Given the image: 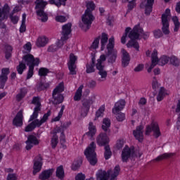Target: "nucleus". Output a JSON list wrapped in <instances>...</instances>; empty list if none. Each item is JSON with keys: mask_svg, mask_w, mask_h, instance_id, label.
<instances>
[{"mask_svg": "<svg viewBox=\"0 0 180 180\" xmlns=\"http://www.w3.org/2000/svg\"><path fill=\"white\" fill-rule=\"evenodd\" d=\"M96 148V144H95V142H91L84 150V155L88 161L90 162L91 165H95L98 162L96 153L95 152Z\"/></svg>", "mask_w": 180, "mask_h": 180, "instance_id": "nucleus-7", "label": "nucleus"}, {"mask_svg": "<svg viewBox=\"0 0 180 180\" xmlns=\"http://www.w3.org/2000/svg\"><path fill=\"white\" fill-rule=\"evenodd\" d=\"M57 50H58V46H57L56 44L49 46L47 49L49 53H54L55 51H57Z\"/></svg>", "mask_w": 180, "mask_h": 180, "instance_id": "nucleus-59", "label": "nucleus"}, {"mask_svg": "<svg viewBox=\"0 0 180 180\" xmlns=\"http://www.w3.org/2000/svg\"><path fill=\"white\" fill-rule=\"evenodd\" d=\"M40 143V141L37 139V137L34 135H30L28 136L27 140L25 141L27 144L25 146L26 150H32L33 148V146H37Z\"/></svg>", "mask_w": 180, "mask_h": 180, "instance_id": "nucleus-15", "label": "nucleus"}, {"mask_svg": "<svg viewBox=\"0 0 180 180\" xmlns=\"http://www.w3.org/2000/svg\"><path fill=\"white\" fill-rule=\"evenodd\" d=\"M169 61V58L167 56H163L160 59H158V64L159 65H165V64H168Z\"/></svg>", "mask_w": 180, "mask_h": 180, "instance_id": "nucleus-42", "label": "nucleus"}, {"mask_svg": "<svg viewBox=\"0 0 180 180\" xmlns=\"http://www.w3.org/2000/svg\"><path fill=\"white\" fill-rule=\"evenodd\" d=\"M122 66L127 67L129 63H130V56H129V53L126 51L124 49H122Z\"/></svg>", "mask_w": 180, "mask_h": 180, "instance_id": "nucleus-28", "label": "nucleus"}, {"mask_svg": "<svg viewBox=\"0 0 180 180\" xmlns=\"http://www.w3.org/2000/svg\"><path fill=\"white\" fill-rule=\"evenodd\" d=\"M51 143L52 148H56V147H57V144H58V136L53 135Z\"/></svg>", "mask_w": 180, "mask_h": 180, "instance_id": "nucleus-55", "label": "nucleus"}, {"mask_svg": "<svg viewBox=\"0 0 180 180\" xmlns=\"http://www.w3.org/2000/svg\"><path fill=\"white\" fill-rule=\"evenodd\" d=\"M26 94H27V90L25 88L21 89L20 90V93L16 95V101H18V102H20V101L26 96Z\"/></svg>", "mask_w": 180, "mask_h": 180, "instance_id": "nucleus-36", "label": "nucleus"}, {"mask_svg": "<svg viewBox=\"0 0 180 180\" xmlns=\"http://www.w3.org/2000/svg\"><path fill=\"white\" fill-rule=\"evenodd\" d=\"M153 5H154V0H144L140 6L142 9H145V15H150L153 12Z\"/></svg>", "mask_w": 180, "mask_h": 180, "instance_id": "nucleus-14", "label": "nucleus"}, {"mask_svg": "<svg viewBox=\"0 0 180 180\" xmlns=\"http://www.w3.org/2000/svg\"><path fill=\"white\" fill-rule=\"evenodd\" d=\"M72 25L70 22L62 27L63 39H68V36L71 34V27Z\"/></svg>", "mask_w": 180, "mask_h": 180, "instance_id": "nucleus-24", "label": "nucleus"}, {"mask_svg": "<svg viewBox=\"0 0 180 180\" xmlns=\"http://www.w3.org/2000/svg\"><path fill=\"white\" fill-rule=\"evenodd\" d=\"M173 155L174 153H163L162 155H160L154 159V161H162V160L171 158V157H173Z\"/></svg>", "mask_w": 180, "mask_h": 180, "instance_id": "nucleus-37", "label": "nucleus"}, {"mask_svg": "<svg viewBox=\"0 0 180 180\" xmlns=\"http://www.w3.org/2000/svg\"><path fill=\"white\" fill-rule=\"evenodd\" d=\"M10 19L13 25H16V23L19 22V17L17 15H13V13L10 14Z\"/></svg>", "mask_w": 180, "mask_h": 180, "instance_id": "nucleus-61", "label": "nucleus"}, {"mask_svg": "<svg viewBox=\"0 0 180 180\" xmlns=\"http://www.w3.org/2000/svg\"><path fill=\"white\" fill-rule=\"evenodd\" d=\"M104 157L105 160H109V158L112 157V151H110V147H109V146H105Z\"/></svg>", "mask_w": 180, "mask_h": 180, "instance_id": "nucleus-48", "label": "nucleus"}, {"mask_svg": "<svg viewBox=\"0 0 180 180\" xmlns=\"http://www.w3.org/2000/svg\"><path fill=\"white\" fill-rule=\"evenodd\" d=\"M134 157V148H130L129 146H126L122 153V161L123 162H127L129 158Z\"/></svg>", "mask_w": 180, "mask_h": 180, "instance_id": "nucleus-13", "label": "nucleus"}, {"mask_svg": "<svg viewBox=\"0 0 180 180\" xmlns=\"http://www.w3.org/2000/svg\"><path fill=\"white\" fill-rule=\"evenodd\" d=\"M171 19V10L166 9L165 13L162 15V30L164 34H169V20Z\"/></svg>", "mask_w": 180, "mask_h": 180, "instance_id": "nucleus-9", "label": "nucleus"}, {"mask_svg": "<svg viewBox=\"0 0 180 180\" xmlns=\"http://www.w3.org/2000/svg\"><path fill=\"white\" fill-rule=\"evenodd\" d=\"M67 40H68V38H63V37H61L60 39L58 40V41L55 44L57 46L58 49H61L62 46L65 44V41H67Z\"/></svg>", "mask_w": 180, "mask_h": 180, "instance_id": "nucleus-51", "label": "nucleus"}, {"mask_svg": "<svg viewBox=\"0 0 180 180\" xmlns=\"http://www.w3.org/2000/svg\"><path fill=\"white\" fill-rule=\"evenodd\" d=\"M98 75L101 76V78H98V81H100V82L106 81V77H108V72H106L105 69H102L101 70H98Z\"/></svg>", "mask_w": 180, "mask_h": 180, "instance_id": "nucleus-39", "label": "nucleus"}, {"mask_svg": "<svg viewBox=\"0 0 180 180\" xmlns=\"http://www.w3.org/2000/svg\"><path fill=\"white\" fill-rule=\"evenodd\" d=\"M131 28L130 27H128L125 29V32L124 34L122 35V38H121V43L122 44H126V37H127V34H128V37H129V34H130V32L131 31Z\"/></svg>", "mask_w": 180, "mask_h": 180, "instance_id": "nucleus-41", "label": "nucleus"}, {"mask_svg": "<svg viewBox=\"0 0 180 180\" xmlns=\"http://www.w3.org/2000/svg\"><path fill=\"white\" fill-rule=\"evenodd\" d=\"M120 172V167L119 165L115 166L113 170H108L107 172L103 170H98L96 173L97 180H108V178L110 176V180H117V176Z\"/></svg>", "mask_w": 180, "mask_h": 180, "instance_id": "nucleus-3", "label": "nucleus"}, {"mask_svg": "<svg viewBox=\"0 0 180 180\" xmlns=\"http://www.w3.org/2000/svg\"><path fill=\"white\" fill-rule=\"evenodd\" d=\"M82 164V161L81 160H75L72 165V169L73 171H77L79 167H81Z\"/></svg>", "mask_w": 180, "mask_h": 180, "instance_id": "nucleus-50", "label": "nucleus"}, {"mask_svg": "<svg viewBox=\"0 0 180 180\" xmlns=\"http://www.w3.org/2000/svg\"><path fill=\"white\" fill-rule=\"evenodd\" d=\"M103 112H105V105H102L96 112V117H101V116H103Z\"/></svg>", "mask_w": 180, "mask_h": 180, "instance_id": "nucleus-57", "label": "nucleus"}, {"mask_svg": "<svg viewBox=\"0 0 180 180\" xmlns=\"http://www.w3.org/2000/svg\"><path fill=\"white\" fill-rule=\"evenodd\" d=\"M86 72L87 74H91V72H95V58H91V63H87Z\"/></svg>", "mask_w": 180, "mask_h": 180, "instance_id": "nucleus-33", "label": "nucleus"}, {"mask_svg": "<svg viewBox=\"0 0 180 180\" xmlns=\"http://www.w3.org/2000/svg\"><path fill=\"white\" fill-rule=\"evenodd\" d=\"M86 134L90 137V139H92V137L96 134V127L94 125V123L89 122V131Z\"/></svg>", "mask_w": 180, "mask_h": 180, "instance_id": "nucleus-30", "label": "nucleus"}, {"mask_svg": "<svg viewBox=\"0 0 180 180\" xmlns=\"http://www.w3.org/2000/svg\"><path fill=\"white\" fill-rule=\"evenodd\" d=\"M96 141L98 146L103 147L109 143V137L106 134L101 133L97 136Z\"/></svg>", "mask_w": 180, "mask_h": 180, "instance_id": "nucleus-17", "label": "nucleus"}, {"mask_svg": "<svg viewBox=\"0 0 180 180\" xmlns=\"http://www.w3.org/2000/svg\"><path fill=\"white\" fill-rule=\"evenodd\" d=\"M167 95H169V91L165 89L164 87H161L157 96L158 102H161V101H162V99H164V98Z\"/></svg>", "mask_w": 180, "mask_h": 180, "instance_id": "nucleus-26", "label": "nucleus"}, {"mask_svg": "<svg viewBox=\"0 0 180 180\" xmlns=\"http://www.w3.org/2000/svg\"><path fill=\"white\" fill-rule=\"evenodd\" d=\"M47 43H49V38L44 37H39L36 41V46L37 47H44Z\"/></svg>", "mask_w": 180, "mask_h": 180, "instance_id": "nucleus-29", "label": "nucleus"}, {"mask_svg": "<svg viewBox=\"0 0 180 180\" xmlns=\"http://www.w3.org/2000/svg\"><path fill=\"white\" fill-rule=\"evenodd\" d=\"M64 109H65V105H62L61 109L59 111L58 116H56L55 118L52 119V122L60 121V119H61V117H63V115L64 113Z\"/></svg>", "mask_w": 180, "mask_h": 180, "instance_id": "nucleus-45", "label": "nucleus"}, {"mask_svg": "<svg viewBox=\"0 0 180 180\" xmlns=\"http://www.w3.org/2000/svg\"><path fill=\"white\" fill-rule=\"evenodd\" d=\"M117 120H118V122H123V120H124V117H125V115H124V113L123 112H117Z\"/></svg>", "mask_w": 180, "mask_h": 180, "instance_id": "nucleus-63", "label": "nucleus"}, {"mask_svg": "<svg viewBox=\"0 0 180 180\" xmlns=\"http://www.w3.org/2000/svg\"><path fill=\"white\" fill-rule=\"evenodd\" d=\"M9 68H6L1 70V74L0 75V82L2 86H5L6 81H8V75H9Z\"/></svg>", "mask_w": 180, "mask_h": 180, "instance_id": "nucleus-23", "label": "nucleus"}, {"mask_svg": "<svg viewBox=\"0 0 180 180\" xmlns=\"http://www.w3.org/2000/svg\"><path fill=\"white\" fill-rule=\"evenodd\" d=\"M13 123L14 126L20 127L23 124V112L22 110L19 111L15 117L13 119Z\"/></svg>", "mask_w": 180, "mask_h": 180, "instance_id": "nucleus-22", "label": "nucleus"}, {"mask_svg": "<svg viewBox=\"0 0 180 180\" xmlns=\"http://www.w3.org/2000/svg\"><path fill=\"white\" fill-rule=\"evenodd\" d=\"M23 48V53H30L32 50V44H30V42H27L25 45H24Z\"/></svg>", "mask_w": 180, "mask_h": 180, "instance_id": "nucleus-58", "label": "nucleus"}, {"mask_svg": "<svg viewBox=\"0 0 180 180\" xmlns=\"http://www.w3.org/2000/svg\"><path fill=\"white\" fill-rule=\"evenodd\" d=\"M34 74V66H30L27 75V79H30Z\"/></svg>", "mask_w": 180, "mask_h": 180, "instance_id": "nucleus-56", "label": "nucleus"}, {"mask_svg": "<svg viewBox=\"0 0 180 180\" xmlns=\"http://www.w3.org/2000/svg\"><path fill=\"white\" fill-rule=\"evenodd\" d=\"M31 103L34 105L35 108H34V112L29 120V122H32L25 127V131L27 132L34 130L36 127H40L41 124L47 122L49 117L51 115V111H48L47 113L44 115L41 120L37 119L39 117V112L41 110V102L40 101V97H33Z\"/></svg>", "mask_w": 180, "mask_h": 180, "instance_id": "nucleus-1", "label": "nucleus"}, {"mask_svg": "<svg viewBox=\"0 0 180 180\" xmlns=\"http://www.w3.org/2000/svg\"><path fill=\"white\" fill-rule=\"evenodd\" d=\"M20 33L26 32V13H23L22 16V23L20 27Z\"/></svg>", "mask_w": 180, "mask_h": 180, "instance_id": "nucleus-38", "label": "nucleus"}, {"mask_svg": "<svg viewBox=\"0 0 180 180\" xmlns=\"http://www.w3.org/2000/svg\"><path fill=\"white\" fill-rule=\"evenodd\" d=\"M57 133H60L61 136H64V129L61 126L60 127H56L53 130V136H57Z\"/></svg>", "mask_w": 180, "mask_h": 180, "instance_id": "nucleus-52", "label": "nucleus"}, {"mask_svg": "<svg viewBox=\"0 0 180 180\" xmlns=\"http://www.w3.org/2000/svg\"><path fill=\"white\" fill-rule=\"evenodd\" d=\"M94 19L95 17H94L92 13L86 11L82 18V21L83 24L80 23L79 27L84 32H86V30H89V29L91 28V25H92V22H94Z\"/></svg>", "mask_w": 180, "mask_h": 180, "instance_id": "nucleus-8", "label": "nucleus"}, {"mask_svg": "<svg viewBox=\"0 0 180 180\" xmlns=\"http://www.w3.org/2000/svg\"><path fill=\"white\" fill-rule=\"evenodd\" d=\"M13 50V48H12V46L6 44L4 46V53H5V58L6 60H9L10 57H12V51Z\"/></svg>", "mask_w": 180, "mask_h": 180, "instance_id": "nucleus-34", "label": "nucleus"}, {"mask_svg": "<svg viewBox=\"0 0 180 180\" xmlns=\"http://www.w3.org/2000/svg\"><path fill=\"white\" fill-rule=\"evenodd\" d=\"M108 40H109V38L108 37V34L106 33H102L101 34V51H103L105 50V48L106 47V44H108Z\"/></svg>", "mask_w": 180, "mask_h": 180, "instance_id": "nucleus-35", "label": "nucleus"}, {"mask_svg": "<svg viewBox=\"0 0 180 180\" xmlns=\"http://www.w3.org/2000/svg\"><path fill=\"white\" fill-rule=\"evenodd\" d=\"M53 169H48L42 172L39 174V179L46 180L49 179L51 175H53Z\"/></svg>", "mask_w": 180, "mask_h": 180, "instance_id": "nucleus-31", "label": "nucleus"}, {"mask_svg": "<svg viewBox=\"0 0 180 180\" xmlns=\"http://www.w3.org/2000/svg\"><path fill=\"white\" fill-rule=\"evenodd\" d=\"M169 61L172 65H174V67H178L179 65V59L176 56H172L169 58Z\"/></svg>", "mask_w": 180, "mask_h": 180, "instance_id": "nucleus-47", "label": "nucleus"}, {"mask_svg": "<svg viewBox=\"0 0 180 180\" xmlns=\"http://www.w3.org/2000/svg\"><path fill=\"white\" fill-rule=\"evenodd\" d=\"M26 70V64L23 63V62H20L19 65L17 66V71L18 72L22 75L23 74V71Z\"/></svg>", "mask_w": 180, "mask_h": 180, "instance_id": "nucleus-46", "label": "nucleus"}, {"mask_svg": "<svg viewBox=\"0 0 180 180\" xmlns=\"http://www.w3.org/2000/svg\"><path fill=\"white\" fill-rule=\"evenodd\" d=\"M158 52L157 51V50H154L152 53L151 55V65L148 68L147 71L148 72H151V71H153V68H154V67H155V65H157V64H158Z\"/></svg>", "mask_w": 180, "mask_h": 180, "instance_id": "nucleus-18", "label": "nucleus"}, {"mask_svg": "<svg viewBox=\"0 0 180 180\" xmlns=\"http://www.w3.org/2000/svg\"><path fill=\"white\" fill-rule=\"evenodd\" d=\"M78 58L74 55V53H70V60L68 63V69L71 75H75L77 74V71L75 69L77 68V65H75V63Z\"/></svg>", "mask_w": 180, "mask_h": 180, "instance_id": "nucleus-12", "label": "nucleus"}, {"mask_svg": "<svg viewBox=\"0 0 180 180\" xmlns=\"http://www.w3.org/2000/svg\"><path fill=\"white\" fill-rule=\"evenodd\" d=\"M49 72V69L46 68H41L39 70V77H46L47 74Z\"/></svg>", "mask_w": 180, "mask_h": 180, "instance_id": "nucleus-54", "label": "nucleus"}, {"mask_svg": "<svg viewBox=\"0 0 180 180\" xmlns=\"http://www.w3.org/2000/svg\"><path fill=\"white\" fill-rule=\"evenodd\" d=\"M150 37V32H144L143 28L140 27V24H138L134 27L131 31L129 34V38L131 39L130 41L127 43V47H134V49L139 51L140 46H139V43L134 40H139L140 37L143 39H148Z\"/></svg>", "mask_w": 180, "mask_h": 180, "instance_id": "nucleus-2", "label": "nucleus"}, {"mask_svg": "<svg viewBox=\"0 0 180 180\" xmlns=\"http://www.w3.org/2000/svg\"><path fill=\"white\" fill-rule=\"evenodd\" d=\"M110 127V120L108 118H105L103 120V125H102L103 130H104V131H108Z\"/></svg>", "mask_w": 180, "mask_h": 180, "instance_id": "nucleus-40", "label": "nucleus"}, {"mask_svg": "<svg viewBox=\"0 0 180 180\" xmlns=\"http://www.w3.org/2000/svg\"><path fill=\"white\" fill-rule=\"evenodd\" d=\"M105 60H106V56L105 55H101L100 56V58L97 60L96 68L98 71H100L101 70L105 69V63H103V62Z\"/></svg>", "mask_w": 180, "mask_h": 180, "instance_id": "nucleus-27", "label": "nucleus"}, {"mask_svg": "<svg viewBox=\"0 0 180 180\" xmlns=\"http://www.w3.org/2000/svg\"><path fill=\"white\" fill-rule=\"evenodd\" d=\"M154 37L155 39H160V37H162V32L160 30H156L153 31Z\"/></svg>", "mask_w": 180, "mask_h": 180, "instance_id": "nucleus-64", "label": "nucleus"}, {"mask_svg": "<svg viewBox=\"0 0 180 180\" xmlns=\"http://www.w3.org/2000/svg\"><path fill=\"white\" fill-rule=\"evenodd\" d=\"M42 159L41 156L38 155L36 157V159L34 162L33 166V174L36 175L37 172H40L41 171V167L43 166V162H41Z\"/></svg>", "mask_w": 180, "mask_h": 180, "instance_id": "nucleus-16", "label": "nucleus"}, {"mask_svg": "<svg viewBox=\"0 0 180 180\" xmlns=\"http://www.w3.org/2000/svg\"><path fill=\"white\" fill-rule=\"evenodd\" d=\"M144 129V127L143 125H139L136 127V130L134 131L133 134L136 140L140 141H143L144 139V136L143 135V130Z\"/></svg>", "mask_w": 180, "mask_h": 180, "instance_id": "nucleus-20", "label": "nucleus"}, {"mask_svg": "<svg viewBox=\"0 0 180 180\" xmlns=\"http://www.w3.org/2000/svg\"><path fill=\"white\" fill-rule=\"evenodd\" d=\"M56 22H60V23H64V22H67V18L64 15H57L56 17Z\"/></svg>", "mask_w": 180, "mask_h": 180, "instance_id": "nucleus-62", "label": "nucleus"}, {"mask_svg": "<svg viewBox=\"0 0 180 180\" xmlns=\"http://www.w3.org/2000/svg\"><path fill=\"white\" fill-rule=\"evenodd\" d=\"M35 4L39 20L44 22L49 20V15L43 11L46 8L47 2L44 1V0H36Z\"/></svg>", "mask_w": 180, "mask_h": 180, "instance_id": "nucleus-5", "label": "nucleus"}, {"mask_svg": "<svg viewBox=\"0 0 180 180\" xmlns=\"http://www.w3.org/2000/svg\"><path fill=\"white\" fill-rule=\"evenodd\" d=\"M22 61L28 65V67H37L40 64V59L39 58H34L32 54H27L22 57Z\"/></svg>", "mask_w": 180, "mask_h": 180, "instance_id": "nucleus-11", "label": "nucleus"}, {"mask_svg": "<svg viewBox=\"0 0 180 180\" xmlns=\"http://www.w3.org/2000/svg\"><path fill=\"white\" fill-rule=\"evenodd\" d=\"M153 131V136L155 139H158L160 136H161V131H160V127L158 126V123L155 122H153L150 125H148L146 129V136L150 135V133Z\"/></svg>", "mask_w": 180, "mask_h": 180, "instance_id": "nucleus-10", "label": "nucleus"}, {"mask_svg": "<svg viewBox=\"0 0 180 180\" xmlns=\"http://www.w3.org/2000/svg\"><path fill=\"white\" fill-rule=\"evenodd\" d=\"M99 37H97L94 39L91 46H90L91 50H96V49H98V47L99 46Z\"/></svg>", "mask_w": 180, "mask_h": 180, "instance_id": "nucleus-53", "label": "nucleus"}, {"mask_svg": "<svg viewBox=\"0 0 180 180\" xmlns=\"http://www.w3.org/2000/svg\"><path fill=\"white\" fill-rule=\"evenodd\" d=\"M56 176L60 178V179L64 178V168H63V166H59L56 169Z\"/></svg>", "mask_w": 180, "mask_h": 180, "instance_id": "nucleus-43", "label": "nucleus"}, {"mask_svg": "<svg viewBox=\"0 0 180 180\" xmlns=\"http://www.w3.org/2000/svg\"><path fill=\"white\" fill-rule=\"evenodd\" d=\"M109 43L107 45V60L110 64L116 63V58H117V51L114 49L115 47V37H111L109 40Z\"/></svg>", "mask_w": 180, "mask_h": 180, "instance_id": "nucleus-4", "label": "nucleus"}, {"mask_svg": "<svg viewBox=\"0 0 180 180\" xmlns=\"http://www.w3.org/2000/svg\"><path fill=\"white\" fill-rule=\"evenodd\" d=\"M86 4L87 8L86 11L92 13V11L95 10V4L93 1H86Z\"/></svg>", "mask_w": 180, "mask_h": 180, "instance_id": "nucleus-49", "label": "nucleus"}, {"mask_svg": "<svg viewBox=\"0 0 180 180\" xmlns=\"http://www.w3.org/2000/svg\"><path fill=\"white\" fill-rule=\"evenodd\" d=\"M152 87H153V89H155V91L158 89V88H160V84L158 83L155 77H153V79Z\"/></svg>", "mask_w": 180, "mask_h": 180, "instance_id": "nucleus-60", "label": "nucleus"}, {"mask_svg": "<svg viewBox=\"0 0 180 180\" xmlns=\"http://www.w3.org/2000/svg\"><path fill=\"white\" fill-rule=\"evenodd\" d=\"M84 89V85H80L79 87L77 89L75 96L73 97L74 101H81L82 98V90Z\"/></svg>", "mask_w": 180, "mask_h": 180, "instance_id": "nucleus-32", "label": "nucleus"}, {"mask_svg": "<svg viewBox=\"0 0 180 180\" xmlns=\"http://www.w3.org/2000/svg\"><path fill=\"white\" fill-rule=\"evenodd\" d=\"M172 21L174 25V32H178L180 27V22H179V20H178V17L176 16L172 17Z\"/></svg>", "mask_w": 180, "mask_h": 180, "instance_id": "nucleus-44", "label": "nucleus"}, {"mask_svg": "<svg viewBox=\"0 0 180 180\" xmlns=\"http://www.w3.org/2000/svg\"><path fill=\"white\" fill-rule=\"evenodd\" d=\"M11 8L8 4H4L2 9L0 8V19L4 20V19H8V13H9Z\"/></svg>", "mask_w": 180, "mask_h": 180, "instance_id": "nucleus-25", "label": "nucleus"}, {"mask_svg": "<svg viewBox=\"0 0 180 180\" xmlns=\"http://www.w3.org/2000/svg\"><path fill=\"white\" fill-rule=\"evenodd\" d=\"M124 106H126V101L124 100L118 101L115 103V106L112 108V113H114V115L119 113L120 110H123V109H124Z\"/></svg>", "mask_w": 180, "mask_h": 180, "instance_id": "nucleus-21", "label": "nucleus"}, {"mask_svg": "<svg viewBox=\"0 0 180 180\" xmlns=\"http://www.w3.org/2000/svg\"><path fill=\"white\" fill-rule=\"evenodd\" d=\"M64 92V83H60L53 91L52 102L54 105H60L64 102V96L61 94Z\"/></svg>", "mask_w": 180, "mask_h": 180, "instance_id": "nucleus-6", "label": "nucleus"}, {"mask_svg": "<svg viewBox=\"0 0 180 180\" xmlns=\"http://www.w3.org/2000/svg\"><path fill=\"white\" fill-rule=\"evenodd\" d=\"M158 52L157 51V50H154L152 53L151 55V65L148 68L147 71L148 72H151V71H153V68H154V67H155V65H157V64H158Z\"/></svg>", "mask_w": 180, "mask_h": 180, "instance_id": "nucleus-19", "label": "nucleus"}]
</instances>
